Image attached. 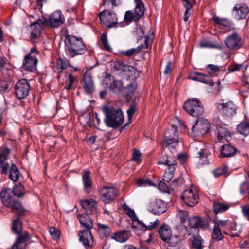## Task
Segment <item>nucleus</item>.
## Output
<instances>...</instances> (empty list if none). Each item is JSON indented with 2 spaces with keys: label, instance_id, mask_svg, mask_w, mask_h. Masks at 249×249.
I'll return each mask as SVG.
<instances>
[{
  "label": "nucleus",
  "instance_id": "obj_1",
  "mask_svg": "<svg viewBox=\"0 0 249 249\" xmlns=\"http://www.w3.org/2000/svg\"><path fill=\"white\" fill-rule=\"evenodd\" d=\"M103 110L105 114V123L108 127L118 128L124 121V116L122 110L112 106H105Z\"/></svg>",
  "mask_w": 249,
  "mask_h": 249
},
{
  "label": "nucleus",
  "instance_id": "obj_2",
  "mask_svg": "<svg viewBox=\"0 0 249 249\" xmlns=\"http://www.w3.org/2000/svg\"><path fill=\"white\" fill-rule=\"evenodd\" d=\"M0 196L3 204L11 208L12 211L17 215H20L23 212V208L20 203L15 200L10 189L3 190Z\"/></svg>",
  "mask_w": 249,
  "mask_h": 249
},
{
  "label": "nucleus",
  "instance_id": "obj_3",
  "mask_svg": "<svg viewBox=\"0 0 249 249\" xmlns=\"http://www.w3.org/2000/svg\"><path fill=\"white\" fill-rule=\"evenodd\" d=\"M65 42L69 52L74 55L84 53L85 45L81 38L68 35L65 36Z\"/></svg>",
  "mask_w": 249,
  "mask_h": 249
},
{
  "label": "nucleus",
  "instance_id": "obj_4",
  "mask_svg": "<svg viewBox=\"0 0 249 249\" xmlns=\"http://www.w3.org/2000/svg\"><path fill=\"white\" fill-rule=\"evenodd\" d=\"M184 108L190 115L195 117H198L204 112L202 105L197 99L186 101L184 105Z\"/></svg>",
  "mask_w": 249,
  "mask_h": 249
},
{
  "label": "nucleus",
  "instance_id": "obj_5",
  "mask_svg": "<svg viewBox=\"0 0 249 249\" xmlns=\"http://www.w3.org/2000/svg\"><path fill=\"white\" fill-rule=\"evenodd\" d=\"M101 24L108 28L117 27L118 18L115 13L112 10H105L99 15Z\"/></svg>",
  "mask_w": 249,
  "mask_h": 249
},
{
  "label": "nucleus",
  "instance_id": "obj_6",
  "mask_svg": "<svg viewBox=\"0 0 249 249\" xmlns=\"http://www.w3.org/2000/svg\"><path fill=\"white\" fill-rule=\"evenodd\" d=\"M177 127L172 125L170 129H167L164 134V140L163 141V145L165 147L175 148L178 143V136L176 131Z\"/></svg>",
  "mask_w": 249,
  "mask_h": 249
},
{
  "label": "nucleus",
  "instance_id": "obj_7",
  "mask_svg": "<svg viewBox=\"0 0 249 249\" xmlns=\"http://www.w3.org/2000/svg\"><path fill=\"white\" fill-rule=\"evenodd\" d=\"M118 190L111 184L104 185L101 190V198L105 203H109L116 197Z\"/></svg>",
  "mask_w": 249,
  "mask_h": 249
},
{
  "label": "nucleus",
  "instance_id": "obj_8",
  "mask_svg": "<svg viewBox=\"0 0 249 249\" xmlns=\"http://www.w3.org/2000/svg\"><path fill=\"white\" fill-rule=\"evenodd\" d=\"M226 46L230 50H236L242 45L241 37L237 33L229 34L224 40Z\"/></svg>",
  "mask_w": 249,
  "mask_h": 249
},
{
  "label": "nucleus",
  "instance_id": "obj_9",
  "mask_svg": "<svg viewBox=\"0 0 249 249\" xmlns=\"http://www.w3.org/2000/svg\"><path fill=\"white\" fill-rule=\"evenodd\" d=\"M210 127V124L207 119L199 118L192 127V131L196 135H203L208 132Z\"/></svg>",
  "mask_w": 249,
  "mask_h": 249
},
{
  "label": "nucleus",
  "instance_id": "obj_10",
  "mask_svg": "<svg viewBox=\"0 0 249 249\" xmlns=\"http://www.w3.org/2000/svg\"><path fill=\"white\" fill-rule=\"evenodd\" d=\"M15 89L17 98L22 99L28 95L30 90V86L27 81L23 79L17 83Z\"/></svg>",
  "mask_w": 249,
  "mask_h": 249
},
{
  "label": "nucleus",
  "instance_id": "obj_11",
  "mask_svg": "<svg viewBox=\"0 0 249 249\" xmlns=\"http://www.w3.org/2000/svg\"><path fill=\"white\" fill-rule=\"evenodd\" d=\"M181 198L187 205L192 207L197 203L198 196L196 191L190 188L183 191Z\"/></svg>",
  "mask_w": 249,
  "mask_h": 249
},
{
  "label": "nucleus",
  "instance_id": "obj_12",
  "mask_svg": "<svg viewBox=\"0 0 249 249\" xmlns=\"http://www.w3.org/2000/svg\"><path fill=\"white\" fill-rule=\"evenodd\" d=\"M147 209L153 214L159 215L166 211L167 204L161 200H156L150 202Z\"/></svg>",
  "mask_w": 249,
  "mask_h": 249
},
{
  "label": "nucleus",
  "instance_id": "obj_13",
  "mask_svg": "<svg viewBox=\"0 0 249 249\" xmlns=\"http://www.w3.org/2000/svg\"><path fill=\"white\" fill-rule=\"evenodd\" d=\"M91 229L83 230L80 231L78 234L80 241L86 249L92 248L94 243L93 238L90 231Z\"/></svg>",
  "mask_w": 249,
  "mask_h": 249
},
{
  "label": "nucleus",
  "instance_id": "obj_14",
  "mask_svg": "<svg viewBox=\"0 0 249 249\" xmlns=\"http://www.w3.org/2000/svg\"><path fill=\"white\" fill-rule=\"evenodd\" d=\"M65 22L64 15L60 11H55L52 13L49 18L47 24L52 28H57Z\"/></svg>",
  "mask_w": 249,
  "mask_h": 249
},
{
  "label": "nucleus",
  "instance_id": "obj_15",
  "mask_svg": "<svg viewBox=\"0 0 249 249\" xmlns=\"http://www.w3.org/2000/svg\"><path fill=\"white\" fill-rule=\"evenodd\" d=\"M218 108L226 116L230 117L236 113L237 106L232 101H228L219 104Z\"/></svg>",
  "mask_w": 249,
  "mask_h": 249
},
{
  "label": "nucleus",
  "instance_id": "obj_16",
  "mask_svg": "<svg viewBox=\"0 0 249 249\" xmlns=\"http://www.w3.org/2000/svg\"><path fill=\"white\" fill-rule=\"evenodd\" d=\"M217 140L219 142H228L231 139V134L228 129L223 126L217 125L215 130Z\"/></svg>",
  "mask_w": 249,
  "mask_h": 249
},
{
  "label": "nucleus",
  "instance_id": "obj_17",
  "mask_svg": "<svg viewBox=\"0 0 249 249\" xmlns=\"http://www.w3.org/2000/svg\"><path fill=\"white\" fill-rule=\"evenodd\" d=\"M84 84L83 87L87 94L91 93L94 89V85L92 79V73L89 71H86L83 77Z\"/></svg>",
  "mask_w": 249,
  "mask_h": 249
},
{
  "label": "nucleus",
  "instance_id": "obj_18",
  "mask_svg": "<svg viewBox=\"0 0 249 249\" xmlns=\"http://www.w3.org/2000/svg\"><path fill=\"white\" fill-rule=\"evenodd\" d=\"M232 13L235 18L238 19L246 18L249 13L248 6L243 3L236 4L232 9Z\"/></svg>",
  "mask_w": 249,
  "mask_h": 249
},
{
  "label": "nucleus",
  "instance_id": "obj_19",
  "mask_svg": "<svg viewBox=\"0 0 249 249\" xmlns=\"http://www.w3.org/2000/svg\"><path fill=\"white\" fill-rule=\"evenodd\" d=\"M30 239L29 233L27 231L22 233L17 239L11 249H25Z\"/></svg>",
  "mask_w": 249,
  "mask_h": 249
},
{
  "label": "nucleus",
  "instance_id": "obj_20",
  "mask_svg": "<svg viewBox=\"0 0 249 249\" xmlns=\"http://www.w3.org/2000/svg\"><path fill=\"white\" fill-rule=\"evenodd\" d=\"M212 19L214 23L221 29H226L228 31L234 29L233 23L227 18L214 15L212 18Z\"/></svg>",
  "mask_w": 249,
  "mask_h": 249
},
{
  "label": "nucleus",
  "instance_id": "obj_21",
  "mask_svg": "<svg viewBox=\"0 0 249 249\" xmlns=\"http://www.w3.org/2000/svg\"><path fill=\"white\" fill-rule=\"evenodd\" d=\"M82 207L88 214H92L96 213L97 202L92 199H86L80 201Z\"/></svg>",
  "mask_w": 249,
  "mask_h": 249
},
{
  "label": "nucleus",
  "instance_id": "obj_22",
  "mask_svg": "<svg viewBox=\"0 0 249 249\" xmlns=\"http://www.w3.org/2000/svg\"><path fill=\"white\" fill-rule=\"evenodd\" d=\"M37 63L38 60L36 56L30 57L26 55L22 68L28 71L32 72L36 70Z\"/></svg>",
  "mask_w": 249,
  "mask_h": 249
},
{
  "label": "nucleus",
  "instance_id": "obj_23",
  "mask_svg": "<svg viewBox=\"0 0 249 249\" xmlns=\"http://www.w3.org/2000/svg\"><path fill=\"white\" fill-rule=\"evenodd\" d=\"M189 225L192 228L206 229L208 227V223L199 217L193 216L189 219Z\"/></svg>",
  "mask_w": 249,
  "mask_h": 249
},
{
  "label": "nucleus",
  "instance_id": "obj_24",
  "mask_svg": "<svg viewBox=\"0 0 249 249\" xmlns=\"http://www.w3.org/2000/svg\"><path fill=\"white\" fill-rule=\"evenodd\" d=\"M115 67L118 70H120L123 71H128L130 72L131 75L137 77L139 75V71L137 70L133 66L129 65H125L123 62H117L115 64Z\"/></svg>",
  "mask_w": 249,
  "mask_h": 249
},
{
  "label": "nucleus",
  "instance_id": "obj_25",
  "mask_svg": "<svg viewBox=\"0 0 249 249\" xmlns=\"http://www.w3.org/2000/svg\"><path fill=\"white\" fill-rule=\"evenodd\" d=\"M131 233L129 231L123 230L114 233L111 236V239L117 242L124 243L130 237Z\"/></svg>",
  "mask_w": 249,
  "mask_h": 249
},
{
  "label": "nucleus",
  "instance_id": "obj_26",
  "mask_svg": "<svg viewBox=\"0 0 249 249\" xmlns=\"http://www.w3.org/2000/svg\"><path fill=\"white\" fill-rule=\"evenodd\" d=\"M77 216L81 226L85 227L86 229L93 228V224L92 220L88 214H77Z\"/></svg>",
  "mask_w": 249,
  "mask_h": 249
},
{
  "label": "nucleus",
  "instance_id": "obj_27",
  "mask_svg": "<svg viewBox=\"0 0 249 249\" xmlns=\"http://www.w3.org/2000/svg\"><path fill=\"white\" fill-rule=\"evenodd\" d=\"M159 234L163 241L168 242L172 236L170 228L166 224H163L159 229Z\"/></svg>",
  "mask_w": 249,
  "mask_h": 249
},
{
  "label": "nucleus",
  "instance_id": "obj_28",
  "mask_svg": "<svg viewBox=\"0 0 249 249\" xmlns=\"http://www.w3.org/2000/svg\"><path fill=\"white\" fill-rule=\"evenodd\" d=\"M229 233L224 231L223 233L225 234H229L231 236H238L242 231V228L241 225L232 222L231 225L228 230Z\"/></svg>",
  "mask_w": 249,
  "mask_h": 249
},
{
  "label": "nucleus",
  "instance_id": "obj_29",
  "mask_svg": "<svg viewBox=\"0 0 249 249\" xmlns=\"http://www.w3.org/2000/svg\"><path fill=\"white\" fill-rule=\"evenodd\" d=\"M82 181L84 184V189L87 193H89L90 191L92 182L90 177V172L88 171H85L82 175Z\"/></svg>",
  "mask_w": 249,
  "mask_h": 249
},
{
  "label": "nucleus",
  "instance_id": "obj_30",
  "mask_svg": "<svg viewBox=\"0 0 249 249\" xmlns=\"http://www.w3.org/2000/svg\"><path fill=\"white\" fill-rule=\"evenodd\" d=\"M221 156L222 157H231L236 152V150L233 146L230 144H225L221 148Z\"/></svg>",
  "mask_w": 249,
  "mask_h": 249
},
{
  "label": "nucleus",
  "instance_id": "obj_31",
  "mask_svg": "<svg viewBox=\"0 0 249 249\" xmlns=\"http://www.w3.org/2000/svg\"><path fill=\"white\" fill-rule=\"evenodd\" d=\"M136 4L135 9V17L136 19H140L144 14V7L142 0H134Z\"/></svg>",
  "mask_w": 249,
  "mask_h": 249
},
{
  "label": "nucleus",
  "instance_id": "obj_32",
  "mask_svg": "<svg viewBox=\"0 0 249 249\" xmlns=\"http://www.w3.org/2000/svg\"><path fill=\"white\" fill-rule=\"evenodd\" d=\"M41 25L38 23H34L30 27L31 37L33 39L38 38L41 34Z\"/></svg>",
  "mask_w": 249,
  "mask_h": 249
},
{
  "label": "nucleus",
  "instance_id": "obj_33",
  "mask_svg": "<svg viewBox=\"0 0 249 249\" xmlns=\"http://www.w3.org/2000/svg\"><path fill=\"white\" fill-rule=\"evenodd\" d=\"M159 225V221L158 219H156L154 222H151L148 226L141 221L138 222V227H139L142 230L145 231L155 229Z\"/></svg>",
  "mask_w": 249,
  "mask_h": 249
},
{
  "label": "nucleus",
  "instance_id": "obj_34",
  "mask_svg": "<svg viewBox=\"0 0 249 249\" xmlns=\"http://www.w3.org/2000/svg\"><path fill=\"white\" fill-rule=\"evenodd\" d=\"M211 238L214 241H219L222 240L224 236L221 232V231L218 225H214L213 231L211 234Z\"/></svg>",
  "mask_w": 249,
  "mask_h": 249
},
{
  "label": "nucleus",
  "instance_id": "obj_35",
  "mask_svg": "<svg viewBox=\"0 0 249 249\" xmlns=\"http://www.w3.org/2000/svg\"><path fill=\"white\" fill-rule=\"evenodd\" d=\"M98 227L99 233L103 237L109 236L111 232V229L107 225L98 223Z\"/></svg>",
  "mask_w": 249,
  "mask_h": 249
},
{
  "label": "nucleus",
  "instance_id": "obj_36",
  "mask_svg": "<svg viewBox=\"0 0 249 249\" xmlns=\"http://www.w3.org/2000/svg\"><path fill=\"white\" fill-rule=\"evenodd\" d=\"M247 174L248 177H246L245 181L240 184L239 190L241 194H247L249 199V171Z\"/></svg>",
  "mask_w": 249,
  "mask_h": 249
},
{
  "label": "nucleus",
  "instance_id": "obj_37",
  "mask_svg": "<svg viewBox=\"0 0 249 249\" xmlns=\"http://www.w3.org/2000/svg\"><path fill=\"white\" fill-rule=\"evenodd\" d=\"M238 132L243 135H249V123L247 122H242L237 126Z\"/></svg>",
  "mask_w": 249,
  "mask_h": 249
},
{
  "label": "nucleus",
  "instance_id": "obj_38",
  "mask_svg": "<svg viewBox=\"0 0 249 249\" xmlns=\"http://www.w3.org/2000/svg\"><path fill=\"white\" fill-rule=\"evenodd\" d=\"M175 169V165H172L168 167L163 176V180L164 181L169 182L173 178Z\"/></svg>",
  "mask_w": 249,
  "mask_h": 249
},
{
  "label": "nucleus",
  "instance_id": "obj_39",
  "mask_svg": "<svg viewBox=\"0 0 249 249\" xmlns=\"http://www.w3.org/2000/svg\"><path fill=\"white\" fill-rule=\"evenodd\" d=\"M158 164H164L170 167L172 165H175V160L172 157L166 155L163 156L159 160Z\"/></svg>",
  "mask_w": 249,
  "mask_h": 249
},
{
  "label": "nucleus",
  "instance_id": "obj_40",
  "mask_svg": "<svg viewBox=\"0 0 249 249\" xmlns=\"http://www.w3.org/2000/svg\"><path fill=\"white\" fill-rule=\"evenodd\" d=\"M58 66L61 69V70H65L69 67L73 68L75 71H77V68L74 67L72 66L69 60L62 58H59L57 61Z\"/></svg>",
  "mask_w": 249,
  "mask_h": 249
},
{
  "label": "nucleus",
  "instance_id": "obj_41",
  "mask_svg": "<svg viewBox=\"0 0 249 249\" xmlns=\"http://www.w3.org/2000/svg\"><path fill=\"white\" fill-rule=\"evenodd\" d=\"M19 177V173L17 167L14 164H12L9 174V178L13 181H17Z\"/></svg>",
  "mask_w": 249,
  "mask_h": 249
},
{
  "label": "nucleus",
  "instance_id": "obj_42",
  "mask_svg": "<svg viewBox=\"0 0 249 249\" xmlns=\"http://www.w3.org/2000/svg\"><path fill=\"white\" fill-rule=\"evenodd\" d=\"M124 210L125 213L132 219L133 223H135L138 227V222L141 221L138 219L134 211L128 206L125 207Z\"/></svg>",
  "mask_w": 249,
  "mask_h": 249
},
{
  "label": "nucleus",
  "instance_id": "obj_43",
  "mask_svg": "<svg viewBox=\"0 0 249 249\" xmlns=\"http://www.w3.org/2000/svg\"><path fill=\"white\" fill-rule=\"evenodd\" d=\"M22 222L20 219L17 218L15 219L13 222V225L12 227V231L16 234H19L22 230Z\"/></svg>",
  "mask_w": 249,
  "mask_h": 249
},
{
  "label": "nucleus",
  "instance_id": "obj_44",
  "mask_svg": "<svg viewBox=\"0 0 249 249\" xmlns=\"http://www.w3.org/2000/svg\"><path fill=\"white\" fill-rule=\"evenodd\" d=\"M229 208V206L220 202H215L213 204L214 211L216 213H222Z\"/></svg>",
  "mask_w": 249,
  "mask_h": 249
},
{
  "label": "nucleus",
  "instance_id": "obj_45",
  "mask_svg": "<svg viewBox=\"0 0 249 249\" xmlns=\"http://www.w3.org/2000/svg\"><path fill=\"white\" fill-rule=\"evenodd\" d=\"M10 150L6 147L0 148V164L3 163L7 159Z\"/></svg>",
  "mask_w": 249,
  "mask_h": 249
},
{
  "label": "nucleus",
  "instance_id": "obj_46",
  "mask_svg": "<svg viewBox=\"0 0 249 249\" xmlns=\"http://www.w3.org/2000/svg\"><path fill=\"white\" fill-rule=\"evenodd\" d=\"M100 40L104 49L108 52H110L112 50V48L108 42L106 33L102 34L100 37Z\"/></svg>",
  "mask_w": 249,
  "mask_h": 249
},
{
  "label": "nucleus",
  "instance_id": "obj_47",
  "mask_svg": "<svg viewBox=\"0 0 249 249\" xmlns=\"http://www.w3.org/2000/svg\"><path fill=\"white\" fill-rule=\"evenodd\" d=\"M228 168L225 165H223L222 167H218L213 171V174L214 177L218 178L221 176L226 174Z\"/></svg>",
  "mask_w": 249,
  "mask_h": 249
},
{
  "label": "nucleus",
  "instance_id": "obj_48",
  "mask_svg": "<svg viewBox=\"0 0 249 249\" xmlns=\"http://www.w3.org/2000/svg\"><path fill=\"white\" fill-rule=\"evenodd\" d=\"M14 194L18 197H22L24 194V188L21 184L16 185L13 188Z\"/></svg>",
  "mask_w": 249,
  "mask_h": 249
},
{
  "label": "nucleus",
  "instance_id": "obj_49",
  "mask_svg": "<svg viewBox=\"0 0 249 249\" xmlns=\"http://www.w3.org/2000/svg\"><path fill=\"white\" fill-rule=\"evenodd\" d=\"M200 46L201 47H206L209 48H222L221 45L217 42H214L213 43L209 41L202 42L200 43Z\"/></svg>",
  "mask_w": 249,
  "mask_h": 249
},
{
  "label": "nucleus",
  "instance_id": "obj_50",
  "mask_svg": "<svg viewBox=\"0 0 249 249\" xmlns=\"http://www.w3.org/2000/svg\"><path fill=\"white\" fill-rule=\"evenodd\" d=\"M123 86V84L121 81H114L110 85L111 89L115 93L120 92Z\"/></svg>",
  "mask_w": 249,
  "mask_h": 249
},
{
  "label": "nucleus",
  "instance_id": "obj_51",
  "mask_svg": "<svg viewBox=\"0 0 249 249\" xmlns=\"http://www.w3.org/2000/svg\"><path fill=\"white\" fill-rule=\"evenodd\" d=\"M168 242L169 243V246L170 247H175L177 249L179 248L180 245V240L178 236H175L173 237H171Z\"/></svg>",
  "mask_w": 249,
  "mask_h": 249
},
{
  "label": "nucleus",
  "instance_id": "obj_52",
  "mask_svg": "<svg viewBox=\"0 0 249 249\" xmlns=\"http://www.w3.org/2000/svg\"><path fill=\"white\" fill-rule=\"evenodd\" d=\"M135 13H133L131 11H127L125 12L124 20L126 22H131L132 21H137L139 19H136Z\"/></svg>",
  "mask_w": 249,
  "mask_h": 249
},
{
  "label": "nucleus",
  "instance_id": "obj_53",
  "mask_svg": "<svg viewBox=\"0 0 249 249\" xmlns=\"http://www.w3.org/2000/svg\"><path fill=\"white\" fill-rule=\"evenodd\" d=\"M213 222L214 223V225H218L219 228H220V227H222L227 231L232 223V222L229 220L213 221Z\"/></svg>",
  "mask_w": 249,
  "mask_h": 249
},
{
  "label": "nucleus",
  "instance_id": "obj_54",
  "mask_svg": "<svg viewBox=\"0 0 249 249\" xmlns=\"http://www.w3.org/2000/svg\"><path fill=\"white\" fill-rule=\"evenodd\" d=\"M143 47V45H140L136 48H132L127 50L124 53V54L126 56H131L134 54H138L139 53L140 50Z\"/></svg>",
  "mask_w": 249,
  "mask_h": 249
},
{
  "label": "nucleus",
  "instance_id": "obj_55",
  "mask_svg": "<svg viewBox=\"0 0 249 249\" xmlns=\"http://www.w3.org/2000/svg\"><path fill=\"white\" fill-rule=\"evenodd\" d=\"M203 240L200 237H195L192 242V245L193 247L196 249H202L203 246Z\"/></svg>",
  "mask_w": 249,
  "mask_h": 249
},
{
  "label": "nucleus",
  "instance_id": "obj_56",
  "mask_svg": "<svg viewBox=\"0 0 249 249\" xmlns=\"http://www.w3.org/2000/svg\"><path fill=\"white\" fill-rule=\"evenodd\" d=\"M206 69L208 72L211 75H213L215 73L220 71L218 66L213 64H209L207 65Z\"/></svg>",
  "mask_w": 249,
  "mask_h": 249
},
{
  "label": "nucleus",
  "instance_id": "obj_57",
  "mask_svg": "<svg viewBox=\"0 0 249 249\" xmlns=\"http://www.w3.org/2000/svg\"><path fill=\"white\" fill-rule=\"evenodd\" d=\"M196 75L198 78V81L204 83H208L211 82V79H210L209 76L206 74H204L197 72Z\"/></svg>",
  "mask_w": 249,
  "mask_h": 249
},
{
  "label": "nucleus",
  "instance_id": "obj_58",
  "mask_svg": "<svg viewBox=\"0 0 249 249\" xmlns=\"http://www.w3.org/2000/svg\"><path fill=\"white\" fill-rule=\"evenodd\" d=\"M154 38V35L153 32H149L145 36V44L146 48H147L148 46L152 43Z\"/></svg>",
  "mask_w": 249,
  "mask_h": 249
},
{
  "label": "nucleus",
  "instance_id": "obj_59",
  "mask_svg": "<svg viewBox=\"0 0 249 249\" xmlns=\"http://www.w3.org/2000/svg\"><path fill=\"white\" fill-rule=\"evenodd\" d=\"M177 214L179 216L182 223L185 222L188 218V213L186 211L179 210Z\"/></svg>",
  "mask_w": 249,
  "mask_h": 249
},
{
  "label": "nucleus",
  "instance_id": "obj_60",
  "mask_svg": "<svg viewBox=\"0 0 249 249\" xmlns=\"http://www.w3.org/2000/svg\"><path fill=\"white\" fill-rule=\"evenodd\" d=\"M49 232L53 238L57 239L60 236V231L53 227L49 228Z\"/></svg>",
  "mask_w": 249,
  "mask_h": 249
},
{
  "label": "nucleus",
  "instance_id": "obj_61",
  "mask_svg": "<svg viewBox=\"0 0 249 249\" xmlns=\"http://www.w3.org/2000/svg\"><path fill=\"white\" fill-rule=\"evenodd\" d=\"M137 183L139 186H154V183L149 179H139L137 180Z\"/></svg>",
  "mask_w": 249,
  "mask_h": 249
},
{
  "label": "nucleus",
  "instance_id": "obj_62",
  "mask_svg": "<svg viewBox=\"0 0 249 249\" xmlns=\"http://www.w3.org/2000/svg\"><path fill=\"white\" fill-rule=\"evenodd\" d=\"M76 80V77H74L72 74H69L68 75V81H69V84L65 87V89L69 90L71 88L73 85V84L74 83L75 81Z\"/></svg>",
  "mask_w": 249,
  "mask_h": 249
},
{
  "label": "nucleus",
  "instance_id": "obj_63",
  "mask_svg": "<svg viewBox=\"0 0 249 249\" xmlns=\"http://www.w3.org/2000/svg\"><path fill=\"white\" fill-rule=\"evenodd\" d=\"M242 212L247 220L249 221V204H246L241 207Z\"/></svg>",
  "mask_w": 249,
  "mask_h": 249
},
{
  "label": "nucleus",
  "instance_id": "obj_64",
  "mask_svg": "<svg viewBox=\"0 0 249 249\" xmlns=\"http://www.w3.org/2000/svg\"><path fill=\"white\" fill-rule=\"evenodd\" d=\"M141 152L137 150H134L133 153V160L137 162H139L141 160Z\"/></svg>",
  "mask_w": 249,
  "mask_h": 249
}]
</instances>
